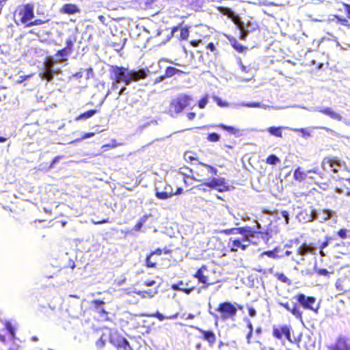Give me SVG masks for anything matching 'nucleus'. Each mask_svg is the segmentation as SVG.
I'll list each match as a JSON object with an SVG mask.
<instances>
[{"label": "nucleus", "mask_w": 350, "mask_h": 350, "mask_svg": "<svg viewBox=\"0 0 350 350\" xmlns=\"http://www.w3.org/2000/svg\"><path fill=\"white\" fill-rule=\"evenodd\" d=\"M220 136L216 133H209L207 136V139L211 142H217L219 140Z\"/></svg>", "instance_id": "nucleus-46"}, {"label": "nucleus", "mask_w": 350, "mask_h": 350, "mask_svg": "<svg viewBox=\"0 0 350 350\" xmlns=\"http://www.w3.org/2000/svg\"><path fill=\"white\" fill-rule=\"evenodd\" d=\"M248 313L251 317H254L256 315V311L253 307H250L248 308Z\"/></svg>", "instance_id": "nucleus-59"}, {"label": "nucleus", "mask_w": 350, "mask_h": 350, "mask_svg": "<svg viewBox=\"0 0 350 350\" xmlns=\"http://www.w3.org/2000/svg\"><path fill=\"white\" fill-rule=\"evenodd\" d=\"M105 329L107 330L109 342L116 350H131L129 341L117 329L108 327Z\"/></svg>", "instance_id": "nucleus-6"}, {"label": "nucleus", "mask_w": 350, "mask_h": 350, "mask_svg": "<svg viewBox=\"0 0 350 350\" xmlns=\"http://www.w3.org/2000/svg\"><path fill=\"white\" fill-rule=\"evenodd\" d=\"M348 282L349 280L347 278H339L337 280L336 288L340 291V294L348 292L350 290V288L347 285Z\"/></svg>", "instance_id": "nucleus-25"}, {"label": "nucleus", "mask_w": 350, "mask_h": 350, "mask_svg": "<svg viewBox=\"0 0 350 350\" xmlns=\"http://www.w3.org/2000/svg\"><path fill=\"white\" fill-rule=\"evenodd\" d=\"M154 317L157 318L159 321H163L165 319H177L179 316V313L176 312L171 316L165 317L161 313L157 312L155 314L152 315Z\"/></svg>", "instance_id": "nucleus-34"}, {"label": "nucleus", "mask_w": 350, "mask_h": 350, "mask_svg": "<svg viewBox=\"0 0 350 350\" xmlns=\"http://www.w3.org/2000/svg\"><path fill=\"white\" fill-rule=\"evenodd\" d=\"M282 216L285 219L286 224L288 223V212L287 211H281Z\"/></svg>", "instance_id": "nucleus-60"}, {"label": "nucleus", "mask_w": 350, "mask_h": 350, "mask_svg": "<svg viewBox=\"0 0 350 350\" xmlns=\"http://www.w3.org/2000/svg\"><path fill=\"white\" fill-rule=\"evenodd\" d=\"M278 304L287 311L290 312L297 319L302 321L303 312L297 304H294L293 306L291 308L288 302H278Z\"/></svg>", "instance_id": "nucleus-19"}, {"label": "nucleus", "mask_w": 350, "mask_h": 350, "mask_svg": "<svg viewBox=\"0 0 350 350\" xmlns=\"http://www.w3.org/2000/svg\"><path fill=\"white\" fill-rule=\"evenodd\" d=\"M308 170H302L300 167H297L293 172V178L299 183L305 181L308 178Z\"/></svg>", "instance_id": "nucleus-24"}, {"label": "nucleus", "mask_w": 350, "mask_h": 350, "mask_svg": "<svg viewBox=\"0 0 350 350\" xmlns=\"http://www.w3.org/2000/svg\"><path fill=\"white\" fill-rule=\"evenodd\" d=\"M275 277L280 281L286 283L287 284H291V280L286 276L283 273H276Z\"/></svg>", "instance_id": "nucleus-39"}, {"label": "nucleus", "mask_w": 350, "mask_h": 350, "mask_svg": "<svg viewBox=\"0 0 350 350\" xmlns=\"http://www.w3.org/2000/svg\"><path fill=\"white\" fill-rule=\"evenodd\" d=\"M343 7L345 12L347 14V16L349 18H350V5L347 3H343Z\"/></svg>", "instance_id": "nucleus-56"}, {"label": "nucleus", "mask_w": 350, "mask_h": 350, "mask_svg": "<svg viewBox=\"0 0 350 350\" xmlns=\"http://www.w3.org/2000/svg\"><path fill=\"white\" fill-rule=\"evenodd\" d=\"M172 288L175 291H178L185 293L187 295H189L193 291L196 289L195 286H178L177 285H172Z\"/></svg>", "instance_id": "nucleus-30"}, {"label": "nucleus", "mask_w": 350, "mask_h": 350, "mask_svg": "<svg viewBox=\"0 0 350 350\" xmlns=\"http://www.w3.org/2000/svg\"><path fill=\"white\" fill-rule=\"evenodd\" d=\"M337 190L341 193L350 196V178H341L339 180Z\"/></svg>", "instance_id": "nucleus-23"}, {"label": "nucleus", "mask_w": 350, "mask_h": 350, "mask_svg": "<svg viewBox=\"0 0 350 350\" xmlns=\"http://www.w3.org/2000/svg\"><path fill=\"white\" fill-rule=\"evenodd\" d=\"M95 133H93V132H89V133H85L81 137V139H86V138H90V137H92L93 136H94Z\"/></svg>", "instance_id": "nucleus-61"}, {"label": "nucleus", "mask_w": 350, "mask_h": 350, "mask_svg": "<svg viewBox=\"0 0 350 350\" xmlns=\"http://www.w3.org/2000/svg\"><path fill=\"white\" fill-rule=\"evenodd\" d=\"M350 232L349 230L342 228L339 229L336 234L342 239H346L348 238V233Z\"/></svg>", "instance_id": "nucleus-41"}, {"label": "nucleus", "mask_w": 350, "mask_h": 350, "mask_svg": "<svg viewBox=\"0 0 350 350\" xmlns=\"http://www.w3.org/2000/svg\"><path fill=\"white\" fill-rule=\"evenodd\" d=\"M35 17L34 5L25 3L18 5L13 12V20L17 25L27 27L29 23Z\"/></svg>", "instance_id": "nucleus-3"}, {"label": "nucleus", "mask_w": 350, "mask_h": 350, "mask_svg": "<svg viewBox=\"0 0 350 350\" xmlns=\"http://www.w3.org/2000/svg\"><path fill=\"white\" fill-rule=\"evenodd\" d=\"M264 255H266V256H269L270 258H275L276 257V255H275L274 251H273V250L265 251V252H263L261 254L260 256L259 257V260H265L263 258V256Z\"/></svg>", "instance_id": "nucleus-50"}, {"label": "nucleus", "mask_w": 350, "mask_h": 350, "mask_svg": "<svg viewBox=\"0 0 350 350\" xmlns=\"http://www.w3.org/2000/svg\"><path fill=\"white\" fill-rule=\"evenodd\" d=\"M126 43V38L120 39V42H111V46L118 51L122 50Z\"/></svg>", "instance_id": "nucleus-38"}, {"label": "nucleus", "mask_w": 350, "mask_h": 350, "mask_svg": "<svg viewBox=\"0 0 350 350\" xmlns=\"http://www.w3.org/2000/svg\"><path fill=\"white\" fill-rule=\"evenodd\" d=\"M105 301L100 299H94L92 301L94 310L104 321H109V312L104 308Z\"/></svg>", "instance_id": "nucleus-16"}, {"label": "nucleus", "mask_w": 350, "mask_h": 350, "mask_svg": "<svg viewBox=\"0 0 350 350\" xmlns=\"http://www.w3.org/2000/svg\"><path fill=\"white\" fill-rule=\"evenodd\" d=\"M155 284H156V281L154 280H148L144 282V284L148 286H153Z\"/></svg>", "instance_id": "nucleus-62"}, {"label": "nucleus", "mask_w": 350, "mask_h": 350, "mask_svg": "<svg viewBox=\"0 0 350 350\" xmlns=\"http://www.w3.org/2000/svg\"><path fill=\"white\" fill-rule=\"evenodd\" d=\"M272 335L273 338L278 340H282V336H284L286 339L290 342L293 343L291 336V327L287 325H282L280 326H273Z\"/></svg>", "instance_id": "nucleus-14"}, {"label": "nucleus", "mask_w": 350, "mask_h": 350, "mask_svg": "<svg viewBox=\"0 0 350 350\" xmlns=\"http://www.w3.org/2000/svg\"><path fill=\"white\" fill-rule=\"evenodd\" d=\"M109 79L113 82V88L116 87L115 83H124L126 85H130L133 81L144 79L147 75L144 70H131L123 66L111 65L109 69Z\"/></svg>", "instance_id": "nucleus-1"}, {"label": "nucleus", "mask_w": 350, "mask_h": 350, "mask_svg": "<svg viewBox=\"0 0 350 350\" xmlns=\"http://www.w3.org/2000/svg\"><path fill=\"white\" fill-rule=\"evenodd\" d=\"M217 9L221 14L227 16L229 18H230L234 14L229 8L219 6Z\"/></svg>", "instance_id": "nucleus-35"}, {"label": "nucleus", "mask_w": 350, "mask_h": 350, "mask_svg": "<svg viewBox=\"0 0 350 350\" xmlns=\"http://www.w3.org/2000/svg\"><path fill=\"white\" fill-rule=\"evenodd\" d=\"M240 29L241 31L240 38L242 40H245V38L247 36V32L243 28Z\"/></svg>", "instance_id": "nucleus-64"}, {"label": "nucleus", "mask_w": 350, "mask_h": 350, "mask_svg": "<svg viewBox=\"0 0 350 350\" xmlns=\"http://www.w3.org/2000/svg\"><path fill=\"white\" fill-rule=\"evenodd\" d=\"M98 112L99 111L98 109H90L87 111H85L79 114L77 117L75 118V120L79 121L81 120L88 119Z\"/></svg>", "instance_id": "nucleus-28"}, {"label": "nucleus", "mask_w": 350, "mask_h": 350, "mask_svg": "<svg viewBox=\"0 0 350 350\" xmlns=\"http://www.w3.org/2000/svg\"><path fill=\"white\" fill-rule=\"evenodd\" d=\"M156 197L160 200H166L173 196L172 193H167L165 191H157Z\"/></svg>", "instance_id": "nucleus-43"}, {"label": "nucleus", "mask_w": 350, "mask_h": 350, "mask_svg": "<svg viewBox=\"0 0 350 350\" xmlns=\"http://www.w3.org/2000/svg\"><path fill=\"white\" fill-rule=\"evenodd\" d=\"M250 232V227H239V228H232L228 229H224L221 231V233L228 235V234H245L247 235Z\"/></svg>", "instance_id": "nucleus-21"}, {"label": "nucleus", "mask_w": 350, "mask_h": 350, "mask_svg": "<svg viewBox=\"0 0 350 350\" xmlns=\"http://www.w3.org/2000/svg\"><path fill=\"white\" fill-rule=\"evenodd\" d=\"M61 12L64 14H73L80 12V9L75 4L66 3L62 6Z\"/></svg>", "instance_id": "nucleus-26"}, {"label": "nucleus", "mask_w": 350, "mask_h": 350, "mask_svg": "<svg viewBox=\"0 0 350 350\" xmlns=\"http://www.w3.org/2000/svg\"><path fill=\"white\" fill-rule=\"evenodd\" d=\"M267 131L273 136L282 137V127L270 126L267 129Z\"/></svg>", "instance_id": "nucleus-32"}, {"label": "nucleus", "mask_w": 350, "mask_h": 350, "mask_svg": "<svg viewBox=\"0 0 350 350\" xmlns=\"http://www.w3.org/2000/svg\"><path fill=\"white\" fill-rule=\"evenodd\" d=\"M184 159L187 162L197 161L198 159V154L192 151H186L184 154Z\"/></svg>", "instance_id": "nucleus-31"}, {"label": "nucleus", "mask_w": 350, "mask_h": 350, "mask_svg": "<svg viewBox=\"0 0 350 350\" xmlns=\"http://www.w3.org/2000/svg\"><path fill=\"white\" fill-rule=\"evenodd\" d=\"M216 127L221 129L224 131H227L231 135H239L240 133V130L235 126H228L224 124L220 123L216 125Z\"/></svg>", "instance_id": "nucleus-27"}, {"label": "nucleus", "mask_w": 350, "mask_h": 350, "mask_svg": "<svg viewBox=\"0 0 350 350\" xmlns=\"http://www.w3.org/2000/svg\"><path fill=\"white\" fill-rule=\"evenodd\" d=\"M207 270V266L202 265L193 275V278H196L198 283L202 284V288L206 289L211 285L214 284L215 282H210L208 277L204 274V271Z\"/></svg>", "instance_id": "nucleus-12"}, {"label": "nucleus", "mask_w": 350, "mask_h": 350, "mask_svg": "<svg viewBox=\"0 0 350 350\" xmlns=\"http://www.w3.org/2000/svg\"><path fill=\"white\" fill-rule=\"evenodd\" d=\"M106 337H107V334H103L100 336V338L96 340V347L98 349H103V347H105L106 344Z\"/></svg>", "instance_id": "nucleus-36"}, {"label": "nucleus", "mask_w": 350, "mask_h": 350, "mask_svg": "<svg viewBox=\"0 0 350 350\" xmlns=\"http://www.w3.org/2000/svg\"><path fill=\"white\" fill-rule=\"evenodd\" d=\"M148 219V215H143L140 219L138 221V222L133 227V230L135 231H139L143 226V224Z\"/></svg>", "instance_id": "nucleus-37"}, {"label": "nucleus", "mask_w": 350, "mask_h": 350, "mask_svg": "<svg viewBox=\"0 0 350 350\" xmlns=\"http://www.w3.org/2000/svg\"><path fill=\"white\" fill-rule=\"evenodd\" d=\"M216 311L218 312L221 320H234L237 316V308L227 301L220 303L216 308Z\"/></svg>", "instance_id": "nucleus-8"}, {"label": "nucleus", "mask_w": 350, "mask_h": 350, "mask_svg": "<svg viewBox=\"0 0 350 350\" xmlns=\"http://www.w3.org/2000/svg\"><path fill=\"white\" fill-rule=\"evenodd\" d=\"M201 42V40L200 39H198V40H191L190 41V44L193 46V47H198L200 44Z\"/></svg>", "instance_id": "nucleus-57"}, {"label": "nucleus", "mask_w": 350, "mask_h": 350, "mask_svg": "<svg viewBox=\"0 0 350 350\" xmlns=\"http://www.w3.org/2000/svg\"><path fill=\"white\" fill-rule=\"evenodd\" d=\"M295 298L304 309L317 312L319 306L314 307L317 301V299L314 297L306 296L304 293H299L295 296Z\"/></svg>", "instance_id": "nucleus-10"}, {"label": "nucleus", "mask_w": 350, "mask_h": 350, "mask_svg": "<svg viewBox=\"0 0 350 350\" xmlns=\"http://www.w3.org/2000/svg\"><path fill=\"white\" fill-rule=\"evenodd\" d=\"M308 178L310 179L314 184L321 187V185H327L329 181L328 177L326 174L317 170H308Z\"/></svg>", "instance_id": "nucleus-13"}, {"label": "nucleus", "mask_w": 350, "mask_h": 350, "mask_svg": "<svg viewBox=\"0 0 350 350\" xmlns=\"http://www.w3.org/2000/svg\"><path fill=\"white\" fill-rule=\"evenodd\" d=\"M180 173L183 176V181H184V183L186 186H189L191 185V183H189L187 180V179L189 178V176H187V174H185L184 172L180 171Z\"/></svg>", "instance_id": "nucleus-58"}, {"label": "nucleus", "mask_w": 350, "mask_h": 350, "mask_svg": "<svg viewBox=\"0 0 350 350\" xmlns=\"http://www.w3.org/2000/svg\"><path fill=\"white\" fill-rule=\"evenodd\" d=\"M192 174L191 178L199 182L208 180V175H217V169L206 163L199 162L190 170Z\"/></svg>", "instance_id": "nucleus-4"}, {"label": "nucleus", "mask_w": 350, "mask_h": 350, "mask_svg": "<svg viewBox=\"0 0 350 350\" xmlns=\"http://www.w3.org/2000/svg\"><path fill=\"white\" fill-rule=\"evenodd\" d=\"M134 292L135 294L138 295L139 296L143 298H152L157 293L156 291H135Z\"/></svg>", "instance_id": "nucleus-33"}, {"label": "nucleus", "mask_w": 350, "mask_h": 350, "mask_svg": "<svg viewBox=\"0 0 350 350\" xmlns=\"http://www.w3.org/2000/svg\"><path fill=\"white\" fill-rule=\"evenodd\" d=\"M280 161V159L275 154H271L266 159V163L269 165H275Z\"/></svg>", "instance_id": "nucleus-42"}, {"label": "nucleus", "mask_w": 350, "mask_h": 350, "mask_svg": "<svg viewBox=\"0 0 350 350\" xmlns=\"http://www.w3.org/2000/svg\"><path fill=\"white\" fill-rule=\"evenodd\" d=\"M197 329L201 333V338L206 341L209 347H212L216 342V335L211 330H204L201 328H197Z\"/></svg>", "instance_id": "nucleus-20"}, {"label": "nucleus", "mask_w": 350, "mask_h": 350, "mask_svg": "<svg viewBox=\"0 0 350 350\" xmlns=\"http://www.w3.org/2000/svg\"><path fill=\"white\" fill-rule=\"evenodd\" d=\"M5 326L7 330L9 332L12 338L15 337V329L12 326V323L9 321H5Z\"/></svg>", "instance_id": "nucleus-49"}, {"label": "nucleus", "mask_w": 350, "mask_h": 350, "mask_svg": "<svg viewBox=\"0 0 350 350\" xmlns=\"http://www.w3.org/2000/svg\"><path fill=\"white\" fill-rule=\"evenodd\" d=\"M230 19L234 22L235 25H237L239 27V29H242L243 23L241 22V18L239 16L234 14L233 16L230 18Z\"/></svg>", "instance_id": "nucleus-48"}, {"label": "nucleus", "mask_w": 350, "mask_h": 350, "mask_svg": "<svg viewBox=\"0 0 350 350\" xmlns=\"http://www.w3.org/2000/svg\"><path fill=\"white\" fill-rule=\"evenodd\" d=\"M178 30H180V36L178 38V40L180 42L183 40H187L189 36V27H182L181 24L173 27L171 29L170 33L167 36V40H170L174 36V33Z\"/></svg>", "instance_id": "nucleus-17"}, {"label": "nucleus", "mask_w": 350, "mask_h": 350, "mask_svg": "<svg viewBox=\"0 0 350 350\" xmlns=\"http://www.w3.org/2000/svg\"><path fill=\"white\" fill-rule=\"evenodd\" d=\"M74 42L72 39H67L66 41V46L55 53V57L60 61L67 60L68 57L70 56L73 51Z\"/></svg>", "instance_id": "nucleus-15"}, {"label": "nucleus", "mask_w": 350, "mask_h": 350, "mask_svg": "<svg viewBox=\"0 0 350 350\" xmlns=\"http://www.w3.org/2000/svg\"><path fill=\"white\" fill-rule=\"evenodd\" d=\"M170 253V250L167 248H157L146 256L145 265L148 268H156L161 260V256L163 254H168Z\"/></svg>", "instance_id": "nucleus-9"}, {"label": "nucleus", "mask_w": 350, "mask_h": 350, "mask_svg": "<svg viewBox=\"0 0 350 350\" xmlns=\"http://www.w3.org/2000/svg\"><path fill=\"white\" fill-rule=\"evenodd\" d=\"M329 245V243L327 242V241H325L324 239V241L321 243V244L319 246V249H320V251H319V254L321 256H325L326 254L324 252L323 250L327 247Z\"/></svg>", "instance_id": "nucleus-51"}, {"label": "nucleus", "mask_w": 350, "mask_h": 350, "mask_svg": "<svg viewBox=\"0 0 350 350\" xmlns=\"http://www.w3.org/2000/svg\"><path fill=\"white\" fill-rule=\"evenodd\" d=\"M53 74H54V72L52 69L47 68L45 70L43 77L48 81H51L53 79Z\"/></svg>", "instance_id": "nucleus-45"}, {"label": "nucleus", "mask_w": 350, "mask_h": 350, "mask_svg": "<svg viewBox=\"0 0 350 350\" xmlns=\"http://www.w3.org/2000/svg\"><path fill=\"white\" fill-rule=\"evenodd\" d=\"M341 161L338 157H325L321 162L322 168L327 172L338 173L342 168Z\"/></svg>", "instance_id": "nucleus-11"}, {"label": "nucleus", "mask_w": 350, "mask_h": 350, "mask_svg": "<svg viewBox=\"0 0 350 350\" xmlns=\"http://www.w3.org/2000/svg\"><path fill=\"white\" fill-rule=\"evenodd\" d=\"M49 21V19L42 20L40 18H36V19L33 18V19H31V21H30L27 27H32L34 25H41L48 23Z\"/></svg>", "instance_id": "nucleus-40"}, {"label": "nucleus", "mask_w": 350, "mask_h": 350, "mask_svg": "<svg viewBox=\"0 0 350 350\" xmlns=\"http://www.w3.org/2000/svg\"><path fill=\"white\" fill-rule=\"evenodd\" d=\"M183 71L172 66H167L165 69V77L167 78L172 77L175 75H180Z\"/></svg>", "instance_id": "nucleus-29"}, {"label": "nucleus", "mask_w": 350, "mask_h": 350, "mask_svg": "<svg viewBox=\"0 0 350 350\" xmlns=\"http://www.w3.org/2000/svg\"><path fill=\"white\" fill-rule=\"evenodd\" d=\"M231 45L239 53H242L245 49V46L239 44L236 40L231 42Z\"/></svg>", "instance_id": "nucleus-44"}, {"label": "nucleus", "mask_w": 350, "mask_h": 350, "mask_svg": "<svg viewBox=\"0 0 350 350\" xmlns=\"http://www.w3.org/2000/svg\"><path fill=\"white\" fill-rule=\"evenodd\" d=\"M256 233L250 227V232L248 234H241V237H232L229 239L228 242V247L231 252H238L239 250L245 251L250 245V237H253ZM257 237H260L265 242H267L270 238L268 232H257Z\"/></svg>", "instance_id": "nucleus-2"}, {"label": "nucleus", "mask_w": 350, "mask_h": 350, "mask_svg": "<svg viewBox=\"0 0 350 350\" xmlns=\"http://www.w3.org/2000/svg\"><path fill=\"white\" fill-rule=\"evenodd\" d=\"M193 98L191 95L180 94L171 100L168 107V114L174 116L182 112L189 105Z\"/></svg>", "instance_id": "nucleus-5"}, {"label": "nucleus", "mask_w": 350, "mask_h": 350, "mask_svg": "<svg viewBox=\"0 0 350 350\" xmlns=\"http://www.w3.org/2000/svg\"><path fill=\"white\" fill-rule=\"evenodd\" d=\"M315 272L318 275L329 276V272L326 269H317Z\"/></svg>", "instance_id": "nucleus-52"}, {"label": "nucleus", "mask_w": 350, "mask_h": 350, "mask_svg": "<svg viewBox=\"0 0 350 350\" xmlns=\"http://www.w3.org/2000/svg\"><path fill=\"white\" fill-rule=\"evenodd\" d=\"M206 49H209L212 53H213L215 55L218 54V51L217 50V48L215 46V44L213 42H209L206 45Z\"/></svg>", "instance_id": "nucleus-53"}, {"label": "nucleus", "mask_w": 350, "mask_h": 350, "mask_svg": "<svg viewBox=\"0 0 350 350\" xmlns=\"http://www.w3.org/2000/svg\"><path fill=\"white\" fill-rule=\"evenodd\" d=\"M196 116L195 112H189L187 113V117L189 120H193L196 118Z\"/></svg>", "instance_id": "nucleus-63"}, {"label": "nucleus", "mask_w": 350, "mask_h": 350, "mask_svg": "<svg viewBox=\"0 0 350 350\" xmlns=\"http://www.w3.org/2000/svg\"><path fill=\"white\" fill-rule=\"evenodd\" d=\"M207 187L215 189L219 192H224L230 189V186L227 184L225 178H213L211 180L202 181L201 184L196 186V188L203 192L208 191Z\"/></svg>", "instance_id": "nucleus-7"}, {"label": "nucleus", "mask_w": 350, "mask_h": 350, "mask_svg": "<svg viewBox=\"0 0 350 350\" xmlns=\"http://www.w3.org/2000/svg\"><path fill=\"white\" fill-rule=\"evenodd\" d=\"M328 349L329 350H350V339L340 336L337 338L336 342Z\"/></svg>", "instance_id": "nucleus-18"}, {"label": "nucleus", "mask_w": 350, "mask_h": 350, "mask_svg": "<svg viewBox=\"0 0 350 350\" xmlns=\"http://www.w3.org/2000/svg\"><path fill=\"white\" fill-rule=\"evenodd\" d=\"M214 100L216 102L217 105L219 107H227L228 105V103L226 101H223L220 98L215 96L214 97Z\"/></svg>", "instance_id": "nucleus-54"}, {"label": "nucleus", "mask_w": 350, "mask_h": 350, "mask_svg": "<svg viewBox=\"0 0 350 350\" xmlns=\"http://www.w3.org/2000/svg\"><path fill=\"white\" fill-rule=\"evenodd\" d=\"M297 253L299 255L315 254L316 251L312 243H304L297 248Z\"/></svg>", "instance_id": "nucleus-22"}, {"label": "nucleus", "mask_w": 350, "mask_h": 350, "mask_svg": "<svg viewBox=\"0 0 350 350\" xmlns=\"http://www.w3.org/2000/svg\"><path fill=\"white\" fill-rule=\"evenodd\" d=\"M62 157H63L62 156H57V157H54L49 165V167L53 168L54 166V164L55 163L58 162Z\"/></svg>", "instance_id": "nucleus-55"}, {"label": "nucleus", "mask_w": 350, "mask_h": 350, "mask_svg": "<svg viewBox=\"0 0 350 350\" xmlns=\"http://www.w3.org/2000/svg\"><path fill=\"white\" fill-rule=\"evenodd\" d=\"M208 103V96L205 95L200 98L198 102V106L200 109H204Z\"/></svg>", "instance_id": "nucleus-47"}]
</instances>
